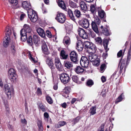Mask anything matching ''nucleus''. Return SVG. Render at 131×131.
<instances>
[{
	"instance_id": "nucleus-1",
	"label": "nucleus",
	"mask_w": 131,
	"mask_h": 131,
	"mask_svg": "<svg viewBox=\"0 0 131 131\" xmlns=\"http://www.w3.org/2000/svg\"><path fill=\"white\" fill-rule=\"evenodd\" d=\"M5 33L6 36L3 39V45L4 47H7L9 46L11 41L9 37V36L11 34V31L9 27H7L6 28Z\"/></svg>"
},
{
	"instance_id": "nucleus-2",
	"label": "nucleus",
	"mask_w": 131,
	"mask_h": 131,
	"mask_svg": "<svg viewBox=\"0 0 131 131\" xmlns=\"http://www.w3.org/2000/svg\"><path fill=\"white\" fill-rule=\"evenodd\" d=\"M28 15L31 21L35 22L38 19V16L35 11L30 9L27 11Z\"/></svg>"
},
{
	"instance_id": "nucleus-3",
	"label": "nucleus",
	"mask_w": 131,
	"mask_h": 131,
	"mask_svg": "<svg viewBox=\"0 0 131 131\" xmlns=\"http://www.w3.org/2000/svg\"><path fill=\"white\" fill-rule=\"evenodd\" d=\"M59 77L61 82L64 84H67L70 81L69 75L66 73H63L59 75Z\"/></svg>"
},
{
	"instance_id": "nucleus-4",
	"label": "nucleus",
	"mask_w": 131,
	"mask_h": 131,
	"mask_svg": "<svg viewBox=\"0 0 131 131\" xmlns=\"http://www.w3.org/2000/svg\"><path fill=\"white\" fill-rule=\"evenodd\" d=\"M66 18V16L63 14L59 12L58 13L55 19L59 23H63L65 21Z\"/></svg>"
},
{
	"instance_id": "nucleus-5",
	"label": "nucleus",
	"mask_w": 131,
	"mask_h": 131,
	"mask_svg": "<svg viewBox=\"0 0 131 131\" xmlns=\"http://www.w3.org/2000/svg\"><path fill=\"white\" fill-rule=\"evenodd\" d=\"M71 60L73 63H76L78 61V56L77 52L75 51H72L70 54Z\"/></svg>"
},
{
	"instance_id": "nucleus-6",
	"label": "nucleus",
	"mask_w": 131,
	"mask_h": 131,
	"mask_svg": "<svg viewBox=\"0 0 131 131\" xmlns=\"http://www.w3.org/2000/svg\"><path fill=\"white\" fill-rule=\"evenodd\" d=\"M97 56L95 54H89L88 58L89 61L91 62H94V64L95 65H98L99 64L100 61L97 59Z\"/></svg>"
},
{
	"instance_id": "nucleus-7",
	"label": "nucleus",
	"mask_w": 131,
	"mask_h": 131,
	"mask_svg": "<svg viewBox=\"0 0 131 131\" xmlns=\"http://www.w3.org/2000/svg\"><path fill=\"white\" fill-rule=\"evenodd\" d=\"M80 62L82 67L87 68L89 66V61L86 57L82 56Z\"/></svg>"
},
{
	"instance_id": "nucleus-8",
	"label": "nucleus",
	"mask_w": 131,
	"mask_h": 131,
	"mask_svg": "<svg viewBox=\"0 0 131 131\" xmlns=\"http://www.w3.org/2000/svg\"><path fill=\"white\" fill-rule=\"evenodd\" d=\"M8 73L9 75V77L11 78V81L14 82L16 79V75L15 71L13 69L11 68L9 71Z\"/></svg>"
},
{
	"instance_id": "nucleus-9",
	"label": "nucleus",
	"mask_w": 131,
	"mask_h": 131,
	"mask_svg": "<svg viewBox=\"0 0 131 131\" xmlns=\"http://www.w3.org/2000/svg\"><path fill=\"white\" fill-rule=\"evenodd\" d=\"M78 31L80 36L84 39H86L88 37L87 33L82 28L78 29Z\"/></svg>"
},
{
	"instance_id": "nucleus-10",
	"label": "nucleus",
	"mask_w": 131,
	"mask_h": 131,
	"mask_svg": "<svg viewBox=\"0 0 131 131\" xmlns=\"http://www.w3.org/2000/svg\"><path fill=\"white\" fill-rule=\"evenodd\" d=\"M80 25L83 28H86L89 25V20L86 18H84L79 22Z\"/></svg>"
},
{
	"instance_id": "nucleus-11",
	"label": "nucleus",
	"mask_w": 131,
	"mask_h": 131,
	"mask_svg": "<svg viewBox=\"0 0 131 131\" xmlns=\"http://www.w3.org/2000/svg\"><path fill=\"white\" fill-rule=\"evenodd\" d=\"M96 10L97 11L99 17L101 18H105L106 17V14L104 11L100 7H98Z\"/></svg>"
},
{
	"instance_id": "nucleus-12",
	"label": "nucleus",
	"mask_w": 131,
	"mask_h": 131,
	"mask_svg": "<svg viewBox=\"0 0 131 131\" xmlns=\"http://www.w3.org/2000/svg\"><path fill=\"white\" fill-rule=\"evenodd\" d=\"M41 48L42 50L45 54L48 55L49 53V51L47 45L44 40L42 41Z\"/></svg>"
},
{
	"instance_id": "nucleus-13",
	"label": "nucleus",
	"mask_w": 131,
	"mask_h": 131,
	"mask_svg": "<svg viewBox=\"0 0 131 131\" xmlns=\"http://www.w3.org/2000/svg\"><path fill=\"white\" fill-rule=\"evenodd\" d=\"M108 42V41L107 39H105L103 41V45L106 52V53H103V57L105 59H106L107 56V54L106 52L108 50V49L107 48Z\"/></svg>"
},
{
	"instance_id": "nucleus-14",
	"label": "nucleus",
	"mask_w": 131,
	"mask_h": 131,
	"mask_svg": "<svg viewBox=\"0 0 131 131\" xmlns=\"http://www.w3.org/2000/svg\"><path fill=\"white\" fill-rule=\"evenodd\" d=\"M46 64L50 68L52 71H53L55 69V67L53 63L52 59L50 58L47 57L46 60Z\"/></svg>"
},
{
	"instance_id": "nucleus-15",
	"label": "nucleus",
	"mask_w": 131,
	"mask_h": 131,
	"mask_svg": "<svg viewBox=\"0 0 131 131\" xmlns=\"http://www.w3.org/2000/svg\"><path fill=\"white\" fill-rule=\"evenodd\" d=\"M76 49L79 51H82L83 47L84 44L81 41L78 40L77 42Z\"/></svg>"
},
{
	"instance_id": "nucleus-16",
	"label": "nucleus",
	"mask_w": 131,
	"mask_h": 131,
	"mask_svg": "<svg viewBox=\"0 0 131 131\" xmlns=\"http://www.w3.org/2000/svg\"><path fill=\"white\" fill-rule=\"evenodd\" d=\"M5 92L9 99H10L11 97V92L8 85L6 84L4 86Z\"/></svg>"
},
{
	"instance_id": "nucleus-17",
	"label": "nucleus",
	"mask_w": 131,
	"mask_h": 131,
	"mask_svg": "<svg viewBox=\"0 0 131 131\" xmlns=\"http://www.w3.org/2000/svg\"><path fill=\"white\" fill-rule=\"evenodd\" d=\"M79 4L81 10L85 11L87 10V6L84 2L83 1H81L79 2Z\"/></svg>"
},
{
	"instance_id": "nucleus-18",
	"label": "nucleus",
	"mask_w": 131,
	"mask_h": 131,
	"mask_svg": "<svg viewBox=\"0 0 131 131\" xmlns=\"http://www.w3.org/2000/svg\"><path fill=\"white\" fill-rule=\"evenodd\" d=\"M37 31L38 34L42 37L44 38L45 34L43 30L41 28H38L37 29Z\"/></svg>"
},
{
	"instance_id": "nucleus-19",
	"label": "nucleus",
	"mask_w": 131,
	"mask_h": 131,
	"mask_svg": "<svg viewBox=\"0 0 131 131\" xmlns=\"http://www.w3.org/2000/svg\"><path fill=\"white\" fill-rule=\"evenodd\" d=\"M23 7L26 9L31 8V4L29 1H25L23 2L22 4Z\"/></svg>"
},
{
	"instance_id": "nucleus-20",
	"label": "nucleus",
	"mask_w": 131,
	"mask_h": 131,
	"mask_svg": "<svg viewBox=\"0 0 131 131\" xmlns=\"http://www.w3.org/2000/svg\"><path fill=\"white\" fill-rule=\"evenodd\" d=\"M9 3L11 4V7L14 9H16L18 6L17 0H9Z\"/></svg>"
},
{
	"instance_id": "nucleus-21",
	"label": "nucleus",
	"mask_w": 131,
	"mask_h": 131,
	"mask_svg": "<svg viewBox=\"0 0 131 131\" xmlns=\"http://www.w3.org/2000/svg\"><path fill=\"white\" fill-rule=\"evenodd\" d=\"M74 71L78 74H80L83 72L84 71V69L80 66H78L74 69Z\"/></svg>"
},
{
	"instance_id": "nucleus-22",
	"label": "nucleus",
	"mask_w": 131,
	"mask_h": 131,
	"mask_svg": "<svg viewBox=\"0 0 131 131\" xmlns=\"http://www.w3.org/2000/svg\"><path fill=\"white\" fill-rule=\"evenodd\" d=\"M37 124L38 127V131H43V128L41 120L38 119L37 122Z\"/></svg>"
},
{
	"instance_id": "nucleus-23",
	"label": "nucleus",
	"mask_w": 131,
	"mask_h": 131,
	"mask_svg": "<svg viewBox=\"0 0 131 131\" xmlns=\"http://www.w3.org/2000/svg\"><path fill=\"white\" fill-rule=\"evenodd\" d=\"M71 41L70 37L66 36L64 37L63 40V42L64 45H68L70 43Z\"/></svg>"
},
{
	"instance_id": "nucleus-24",
	"label": "nucleus",
	"mask_w": 131,
	"mask_h": 131,
	"mask_svg": "<svg viewBox=\"0 0 131 131\" xmlns=\"http://www.w3.org/2000/svg\"><path fill=\"white\" fill-rule=\"evenodd\" d=\"M93 30L96 33H99V31L97 26L95 23L94 22H92L91 24Z\"/></svg>"
},
{
	"instance_id": "nucleus-25",
	"label": "nucleus",
	"mask_w": 131,
	"mask_h": 131,
	"mask_svg": "<svg viewBox=\"0 0 131 131\" xmlns=\"http://www.w3.org/2000/svg\"><path fill=\"white\" fill-rule=\"evenodd\" d=\"M24 29L26 31L28 35L31 34L32 31L31 30L28 25L25 24L24 26Z\"/></svg>"
},
{
	"instance_id": "nucleus-26",
	"label": "nucleus",
	"mask_w": 131,
	"mask_h": 131,
	"mask_svg": "<svg viewBox=\"0 0 131 131\" xmlns=\"http://www.w3.org/2000/svg\"><path fill=\"white\" fill-rule=\"evenodd\" d=\"M68 15L73 21H74L75 20L74 17L73 15V12L70 9H68Z\"/></svg>"
},
{
	"instance_id": "nucleus-27",
	"label": "nucleus",
	"mask_w": 131,
	"mask_h": 131,
	"mask_svg": "<svg viewBox=\"0 0 131 131\" xmlns=\"http://www.w3.org/2000/svg\"><path fill=\"white\" fill-rule=\"evenodd\" d=\"M58 4V6L63 9L65 10L66 9V7L65 4L62 0H59Z\"/></svg>"
},
{
	"instance_id": "nucleus-28",
	"label": "nucleus",
	"mask_w": 131,
	"mask_h": 131,
	"mask_svg": "<svg viewBox=\"0 0 131 131\" xmlns=\"http://www.w3.org/2000/svg\"><path fill=\"white\" fill-rule=\"evenodd\" d=\"M60 55L61 58L63 59H67L68 56V55L63 50H62L61 51Z\"/></svg>"
},
{
	"instance_id": "nucleus-29",
	"label": "nucleus",
	"mask_w": 131,
	"mask_h": 131,
	"mask_svg": "<svg viewBox=\"0 0 131 131\" xmlns=\"http://www.w3.org/2000/svg\"><path fill=\"white\" fill-rule=\"evenodd\" d=\"M64 64V66L68 69H69L73 66L72 63L70 61H65Z\"/></svg>"
},
{
	"instance_id": "nucleus-30",
	"label": "nucleus",
	"mask_w": 131,
	"mask_h": 131,
	"mask_svg": "<svg viewBox=\"0 0 131 131\" xmlns=\"http://www.w3.org/2000/svg\"><path fill=\"white\" fill-rule=\"evenodd\" d=\"M102 31L103 34L106 36H109L111 34V33L107 28H105V29H103L102 30Z\"/></svg>"
},
{
	"instance_id": "nucleus-31",
	"label": "nucleus",
	"mask_w": 131,
	"mask_h": 131,
	"mask_svg": "<svg viewBox=\"0 0 131 131\" xmlns=\"http://www.w3.org/2000/svg\"><path fill=\"white\" fill-rule=\"evenodd\" d=\"M90 113V115H93L96 113V107L95 106H93L91 107L89 110Z\"/></svg>"
},
{
	"instance_id": "nucleus-32",
	"label": "nucleus",
	"mask_w": 131,
	"mask_h": 131,
	"mask_svg": "<svg viewBox=\"0 0 131 131\" xmlns=\"http://www.w3.org/2000/svg\"><path fill=\"white\" fill-rule=\"evenodd\" d=\"M124 95L123 94H122L119 96L117 99L115 101V103L116 104H117L118 102H121L124 99Z\"/></svg>"
},
{
	"instance_id": "nucleus-33",
	"label": "nucleus",
	"mask_w": 131,
	"mask_h": 131,
	"mask_svg": "<svg viewBox=\"0 0 131 131\" xmlns=\"http://www.w3.org/2000/svg\"><path fill=\"white\" fill-rule=\"evenodd\" d=\"M31 34L28 35L29 37L28 38L27 42L29 45L32 46L33 44L31 36L30 35Z\"/></svg>"
},
{
	"instance_id": "nucleus-34",
	"label": "nucleus",
	"mask_w": 131,
	"mask_h": 131,
	"mask_svg": "<svg viewBox=\"0 0 131 131\" xmlns=\"http://www.w3.org/2000/svg\"><path fill=\"white\" fill-rule=\"evenodd\" d=\"M88 49L91 50V51L92 53L95 52L97 49L95 45L92 43V44L90 47H89Z\"/></svg>"
},
{
	"instance_id": "nucleus-35",
	"label": "nucleus",
	"mask_w": 131,
	"mask_h": 131,
	"mask_svg": "<svg viewBox=\"0 0 131 131\" xmlns=\"http://www.w3.org/2000/svg\"><path fill=\"white\" fill-rule=\"evenodd\" d=\"M33 41L35 44H37L40 41L39 38L36 35H34L33 37Z\"/></svg>"
},
{
	"instance_id": "nucleus-36",
	"label": "nucleus",
	"mask_w": 131,
	"mask_h": 131,
	"mask_svg": "<svg viewBox=\"0 0 131 131\" xmlns=\"http://www.w3.org/2000/svg\"><path fill=\"white\" fill-rule=\"evenodd\" d=\"M10 49L13 54H15L16 52V49L15 47V44L14 43H12Z\"/></svg>"
},
{
	"instance_id": "nucleus-37",
	"label": "nucleus",
	"mask_w": 131,
	"mask_h": 131,
	"mask_svg": "<svg viewBox=\"0 0 131 131\" xmlns=\"http://www.w3.org/2000/svg\"><path fill=\"white\" fill-rule=\"evenodd\" d=\"M72 79L73 81L77 83H79V78L76 75H73L72 77Z\"/></svg>"
},
{
	"instance_id": "nucleus-38",
	"label": "nucleus",
	"mask_w": 131,
	"mask_h": 131,
	"mask_svg": "<svg viewBox=\"0 0 131 131\" xmlns=\"http://www.w3.org/2000/svg\"><path fill=\"white\" fill-rule=\"evenodd\" d=\"M74 13L75 16L78 18H79L81 17V14L80 12L78 10H76L74 11Z\"/></svg>"
},
{
	"instance_id": "nucleus-39",
	"label": "nucleus",
	"mask_w": 131,
	"mask_h": 131,
	"mask_svg": "<svg viewBox=\"0 0 131 131\" xmlns=\"http://www.w3.org/2000/svg\"><path fill=\"white\" fill-rule=\"evenodd\" d=\"M66 124V123L64 121H61L59 122L57 124L58 126L57 127L59 128L61 126H62Z\"/></svg>"
},
{
	"instance_id": "nucleus-40",
	"label": "nucleus",
	"mask_w": 131,
	"mask_h": 131,
	"mask_svg": "<svg viewBox=\"0 0 131 131\" xmlns=\"http://www.w3.org/2000/svg\"><path fill=\"white\" fill-rule=\"evenodd\" d=\"M55 65L57 69L59 71H61L62 70V67L61 62L55 64Z\"/></svg>"
},
{
	"instance_id": "nucleus-41",
	"label": "nucleus",
	"mask_w": 131,
	"mask_h": 131,
	"mask_svg": "<svg viewBox=\"0 0 131 131\" xmlns=\"http://www.w3.org/2000/svg\"><path fill=\"white\" fill-rule=\"evenodd\" d=\"M131 43L130 44V46L129 49L128 51V56L127 58V61H129L131 58Z\"/></svg>"
},
{
	"instance_id": "nucleus-42",
	"label": "nucleus",
	"mask_w": 131,
	"mask_h": 131,
	"mask_svg": "<svg viewBox=\"0 0 131 131\" xmlns=\"http://www.w3.org/2000/svg\"><path fill=\"white\" fill-rule=\"evenodd\" d=\"M39 107L40 108L43 112L46 111L45 106H44L42 103H40L38 104Z\"/></svg>"
},
{
	"instance_id": "nucleus-43",
	"label": "nucleus",
	"mask_w": 131,
	"mask_h": 131,
	"mask_svg": "<svg viewBox=\"0 0 131 131\" xmlns=\"http://www.w3.org/2000/svg\"><path fill=\"white\" fill-rule=\"evenodd\" d=\"M92 44V43H91L90 42L87 41H85L84 42L85 47L86 48L88 49L89 48V47Z\"/></svg>"
},
{
	"instance_id": "nucleus-44",
	"label": "nucleus",
	"mask_w": 131,
	"mask_h": 131,
	"mask_svg": "<svg viewBox=\"0 0 131 131\" xmlns=\"http://www.w3.org/2000/svg\"><path fill=\"white\" fill-rule=\"evenodd\" d=\"M96 43L98 44H101L102 43L101 39L100 37H97L95 39Z\"/></svg>"
},
{
	"instance_id": "nucleus-45",
	"label": "nucleus",
	"mask_w": 131,
	"mask_h": 131,
	"mask_svg": "<svg viewBox=\"0 0 131 131\" xmlns=\"http://www.w3.org/2000/svg\"><path fill=\"white\" fill-rule=\"evenodd\" d=\"M46 99L47 102L49 104H51L53 103V101L50 97L47 96L46 97Z\"/></svg>"
},
{
	"instance_id": "nucleus-46",
	"label": "nucleus",
	"mask_w": 131,
	"mask_h": 131,
	"mask_svg": "<svg viewBox=\"0 0 131 131\" xmlns=\"http://www.w3.org/2000/svg\"><path fill=\"white\" fill-rule=\"evenodd\" d=\"M80 119V118L79 117L74 118L72 121V124L73 125H75L79 121Z\"/></svg>"
},
{
	"instance_id": "nucleus-47",
	"label": "nucleus",
	"mask_w": 131,
	"mask_h": 131,
	"mask_svg": "<svg viewBox=\"0 0 131 131\" xmlns=\"http://www.w3.org/2000/svg\"><path fill=\"white\" fill-rule=\"evenodd\" d=\"M44 119L45 121L48 122V121L49 115L47 112H45L43 114Z\"/></svg>"
},
{
	"instance_id": "nucleus-48",
	"label": "nucleus",
	"mask_w": 131,
	"mask_h": 131,
	"mask_svg": "<svg viewBox=\"0 0 131 131\" xmlns=\"http://www.w3.org/2000/svg\"><path fill=\"white\" fill-rule=\"evenodd\" d=\"M93 84V82L92 80H88L86 83L87 85L89 87H91Z\"/></svg>"
},
{
	"instance_id": "nucleus-49",
	"label": "nucleus",
	"mask_w": 131,
	"mask_h": 131,
	"mask_svg": "<svg viewBox=\"0 0 131 131\" xmlns=\"http://www.w3.org/2000/svg\"><path fill=\"white\" fill-rule=\"evenodd\" d=\"M88 34L92 38H94L95 36V34L92 30H89Z\"/></svg>"
},
{
	"instance_id": "nucleus-50",
	"label": "nucleus",
	"mask_w": 131,
	"mask_h": 131,
	"mask_svg": "<svg viewBox=\"0 0 131 131\" xmlns=\"http://www.w3.org/2000/svg\"><path fill=\"white\" fill-rule=\"evenodd\" d=\"M28 56L29 59L32 62H33L34 63L37 62V60H35V59L32 57V55L30 53L29 54Z\"/></svg>"
},
{
	"instance_id": "nucleus-51",
	"label": "nucleus",
	"mask_w": 131,
	"mask_h": 131,
	"mask_svg": "<svg viewBox=\"0 0 131 131\" xmlns=\"http://www.w3.org/2000/svg\"><path fill=\"white\" fill-rule=\"evenodd\" d=\"M96 10V9L95 6L93 5H91L90 6V11L92 13H94Z\"/></svg>"
},
{
	"instance_id": "nucleus-52",
	"label": "nucleus",
	"mask_w": 131,
	"mask_h": 131,
	"mask_svg": "<svg viewBox=\"0 0 131 131\" xmlns=\"http://www.w3.org/2000/svg\"><path fill=\"white\" fill-rule=\"evenodd\" d=\"M92 22H94L96 24L99 25L101 23V20L98 17L95 18L94 21H92Z\"/></svg>"
},
{
	"instance_id": "nucleus-53",
	"label": "nucleus",
	"mask_w": 131,
	"mask_h": 131,
	"mask_svg": "<svg viewBox=\"0 0 131 131\" xmlns=\"http://www.w3.org/2000/svg\"><path fill=\"white\" fill-rule=\"evenodd\" d=\"M27 35H21V40L23 41H25L27 39Z\"/></svg>"
},
{
	"instance_id": "nucleus-54",
	"label": "nucleus",
	"mask_w": 131,
	"mask_h": 131,
	"mask_svg": "<svg viewBox=\"0 0 131 131\" xmlns=\"http://www.w3.org/2000/svg\"><path fill=\"white\" fill-rule=\"evenodd\" d=\"M106 68V65L105 64H103L101 65L100 68L101 72H103V71Z\"/></svg>"
},
{
	"instance_id": "nucleus-55",
	"label": "nucleus",
	"mask_w": 131,
	"mask_h": 131,
	"mask_svg": "<svg viewBox=\"0 0 131 131\" xmlns=\"http://www.w3.org/2000/svg\"><path fill=\"white\" fill-rule=\"evenodd\" d=\"M20 35H28V33L26 32V31L24 29H21L20 31Z\"/></svg>"
},
{
	"instance_id": "nucleus-56",
	"label": "nucleus",
	"mask_w": 131,
	"mask_h": 131,
	"mask_svg": "<svg viewBox=\"0 0 131 131\" xmlns=\"http://www.w3.org/2000/svg\"><path fill=\"white\" fill-rule=\"evenodd\" d=\"M70 89L69 88H66L65 89L64 93L67 95V97H68V94L70 93Z\"/></svg>"
},
{
	"instance_id": "nucleus-57",
	"label": "nucleus",
	"mask_w": 131,
	"mask_h": 131,
	"mask_svg": "<svg viewBox=\"0 0 131 131\" xmlns=\"http://www.w3.org/2000/svg\"><path fill=\"white\" fill-rule=\"evenodd\" d=\"M125 60H123L122 61L120 67V68L121 70H122L124 67L125 66Z\"/></svg>"
},
{
	"instance_id": "nucleus-58",
	"label": "nucleus",
	"mask_w": 131,
	"mask_h": 131,
	"mask_svg": "<svg viewBox=\"0 0 131 131\" xmlns=\"http://www.w3.org/2000/svg\"><path fill=\"white\" fill-rule=\"evenodd\" d=\"M46 35L49 38H50L52 37L51 32L49 30H47L46 32Z\"/></svg>"
},
{
	"instance_id": "nucleus-59",
	"label": "nucleus",
	"mask_w": 131,
	"mask_h": 131,
	"mask_svg": "<svg viewBox=\"0 0 131 131\" xmlns=\"http://www.w3.org/2000/svg\"><path fill=\"white\" fill-rule=\"evenodd\" d=\"M59 59L57 57H56L55 59V64L60 62Z\"/></svg>"
},
{
	"instance_id": "nucleus-60",
	"label": "nucleus",
	"mask_w": 131,
	"mask_h": 131,
	"mask_svg": "<svg viewBox=\"0 0 131 131\" xmlns=\"http://www.w3.org/2000/svg\"><path fill=\"white\" fill-rule=\"evenodd\" d=\"M101 80L103 83L105 82L106 81V78L104 76H102L101 78Z\"/></svg>"
},
{
	"instance_id": "nucleus-61",
	"label": "nucleus",
	"mask_w": 131,
	"mask_h": 131,
	"mask_svg": "<svg viewBox=\"0 0 131 131\" xmlns=\"http://www.w3.org/2000/svg\"><path fill=\"white\" fill-rule=\"evenodd\" d=\"M37 94L38 95H40L42 94V93L40 89L39 88H38L37 91Z\"/></svg>"
},
{
	"instance_id": "nucleus-62",
	"label": "nucleus",
	"mask_w": 131,
	"mask_h": 131,
	"mask_svg": "<svg viewBox=\"0 0 131 131\" xmlns=\"http://www.w3.org/2000/svg\"><path fill=\"white\" fill-rule=\"evenodd\" d=\"M72 34V32L71 30L67 31V34L66 36H70Z\"/></svg>"
},
{
	"instance_id": "nucleus-63",
	"label": "nucleus",
	"mask_w": 131,
	"mask_h": 131,
	"mask_svg": "<svg viewBox=\"0 0 131 131\" xmlns=\"http://www.w3.org/2000/svg\"><path fill=\"white\" fill-rule=\"evenodd\" d=\"M122 50H120L117 53V56L119 57H121L122 55Z\"/></svg>"
},
{
	"instance_id": "nucleus-64",
	"label": "nucleus",
	"mask_w": 131,
	"mask_h": 131,
	"mask_svg": "<svg viewBox=\"0 0 131 131\" xmlns=\"http://www.w3.org/2000/svg\"><path fill=\"white\" fill-rule=\"evenodd\" d=\"M21 122L25 124H26L27 123L25 119H21Z\"/></svg>"
}]
</instances>
